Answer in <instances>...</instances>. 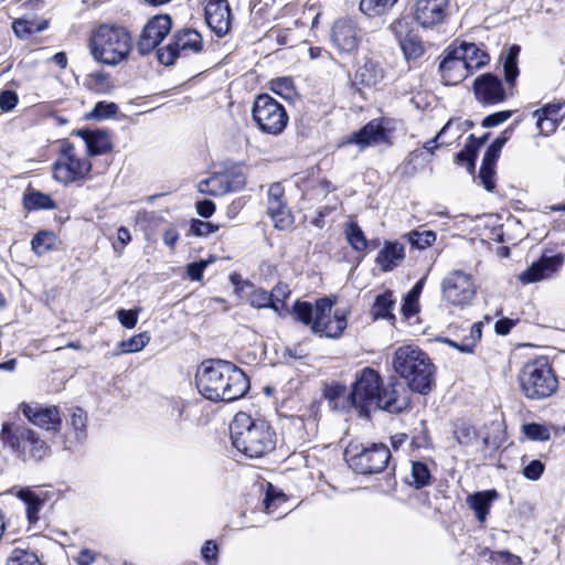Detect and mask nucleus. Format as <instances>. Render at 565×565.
I'll list each match as a JSON object with an SVG mask.
<instances>
[{"mask_svg": "<svg viewBox=\"0 0 565 565\" xmlns=\"http://www.w3.org/2000/svg\"><path fill=\"white\" fill-rule=\"evenodd\" d=\"M196 387L206 399L233 402L249 390L245 373L224 360L204 362L196 372Z\"/></svg>", "mask_w": 565, "mask_h": 565, "instance_id": "nucleus-1", "label": "nucleus"}, {"mask_svg": "<svg viewBox=\"0 0 565 565\" xmlns=\"http://www.w3.org/2000/svg\"><path fill=\"white\" fill-rule=\"evenodd\" d=\"M230 429L233 446L246 457L262 458L276 447L277 435L273 427L244 412L235 415Z\"/></svg>", "mask_w": 565, "mask_h": 565, "instance_id": "nucleus-2", "label": "nucleus"}, {"mask_svg": "<svg viewBox=\"0 0 565 565\" xmlns=\"http://www.w3.org/2000/svg\"><path fill=\"white\" fill-rule=\"evenodd\" d=\"M393 369L407 381L413 392L429 394L435 387L436 366L426 352L414 344H405L395 350Z\"/></svg>", "mask_w": 565, "mask_h": 565, "instance_id": "nucleus-3", "label": "nucleus"}, {"mask_svg": "<svg viewBox=\"0 0 565 565\" xmlns=\"http://www.w3.org/2000/svg\"><path fill=\"white\" fill-rule=\"evenodd\" d=\"M330 298H320L315 305L297 301L295 313L302 323L310 326L315 333L328 338H339L348 327V310H333Z\"/></svg>", "mask_w": 565, "mask_h": 565, "instance_id": "nucleus-4", "label": "nucleus"}, {"mask_svg": "<svg viewBox=\"0 0 565 565\" xmlns=\"http://www.w3.org/2000/svg\"><path fill=\"white\" fill-rule=\"evenodd\" d=\"M131 47V35L126 28L120 25H99L90 39L92 55L107 65H117L126 60Z\"/></svg>", "mask_w": 565, "mask_h": 565, "instance_id": "nucleus-5", "label": "nucleus"}, {"mask_svg": "<svg viewBox=\"0 0 565 565\" xmlns=\"http://www.w3.org/2000/svg\"><path fill=\"white\" fill-rule=\"evenodd\" d=\"M92 162L87 153L70 142H60L58 154L53 163V179L65 186L82 185L92 179Z\"/></svg>", "mask_w": 565, "mask_h": 565, "instance_id": "nucleus-6", "label": "nucleus"}, {"mask_svg": "<svg viewBox=\"0 0 565 565\" xmlns=\"http://www.w3.org/2000/svg\"><path fill=\"white\" fill-rule=\"evenodd\" d=\"M521 392L529 399H543L553 395L558 386L557 377L546 358L526 362L519 372Z\"/></svg>", "mask_w": 565, "mask_h": 565, "instance_id": "nucleus-7", "label": "nucleus"}, {"mask_svg": "<svg viewBox=\"0 0 565 565\" xmlns=\"http://www.w3.org/2000/svg\"><path fill=\"white\" fill-rule=\"evenodd\" d=\"M252 116L262 132L273 136L280 135L289 121L285 107L268 94L255 98Z\"/></svg>", "mask_w": 565, "mask_h": 565, "instance_id": "nucleus-8", "label": "nucleus"}, {"mask_svg": "<svg viewBox=\"0 0 565 565\" xmlns=\"http://www.w3.org/2000/svg\"><path fill=\"white\" fill-rule=\"evenodd\" d=\"M476 295L477 284L466 271L452 270L441 281L443 300L449 306L463 309L472 303Z\"/></svg>", "mask_w": 565, "mask_h": 565, "instance_id": "nucleus-9", "label": "nucleus"}, {"mask_svg": "<svg viewBox=\"0 0 565 565\" xmlns=\"http://www.w3.org/2000/svg\"><path fill=\"white\" fill-rule=\"evenodd\" d=\"M381 387L382 379L379 372L371 367H364L356 373L348 398L354 407L365 408L372 405L375 406Z\"/></svg>", "mask_w": 565, "mask_h": 565, "instance_id": "nucleus-10", "label": "nucleus"}, {"mask_svg": "<svg viewBox=\"0 0 565 565\" xmlns=\"http://www.w3.org/2000/svg\"><path fill=\"white\" fill-rule=\"evenodd\" d=\"M350 467L359 473L371 475L382 472L391 458L390 449L383 444H373L356 454L345 450Z\"/></svg>", "mask_w": 565, "mask_h": 565, "instance_id": "nucleus-11", "label": "nucleus"}, {"mask_svg": "<svg viewBox=\"0 0 565 565\" xmlns=\"http://www.w3.org/2000/svg\"><path fill=\"white\" fill-rule=\"evenodd\" d=\"M8 434L9 425L4 424L1 434L2 438L24 458L39 460L44 458L50 451L47 444L32 429L25 427L17 428L10 437H7Z\"/></svg>", "mask_w": 565, "mask_h": 565, "instance_id": "nucleus-12", "label": "nucleus"}, {"mask_svg": "<svg viewBox=\"0 0 565 565\" xmlns=\"http://www.w3.org/2000/svg\"><path fill=\"white\" fill-rule=\"evenodd\" d=\"M202 47L201 34L194 29H183L173 35L166 47L158 50V60L163 65H172L177 57L198 53Z\"/></svg>", "mask_w": 565, "mask_h": 565, "instance_id": "nucleus-13", "label": "nucleus"}, {"mask_svg": "<svg viewBox=\"0 0 565 565\" xmlns=\"http://www.w3.org/2000/svg\"><path fill=\"white\" fill-rule=\"evenodd\" d=\"M358 22L351 18L338 19L331 29V41L341 54L354 53L361 42Z\"/></svg>", "mask_w": 565, "mask_h": 565, "instance_id": "nucleus-14", "label": "nucleus"}, {"mask_svg": "<svg viewBox=\"0 0 565 565\" xmlns=\"http://www.w3.org/2000/svg\"><path fill=\"white\" fill-rule=\"evenodd\" d=\"M171 19L167 14L156 15L145 25L137 50L141 55L152 52L171 30Z\"/></svg>", "mask_w": 565, "mask_h": 565, "instance_id": "nucleus-15", "label": "nucleus"}, {"mask_svg": "<svg viewBox=\"0 0 565 565\" xmlns=\"http://www.w3.org/2000/svg\"><path fill=\"white\" fill-rule=\"evenodd\" d=\"M205 22L220 38L226 35L232 26V11L227 0H205Z\"/></svg>", "mask_w": 565, "mask_h": 565, "instance_id": "nucleus-16", "label": "nucleus"}, {"mask_svg": "<svg viewBox=\"0 0 565 565\" xmlns=\"http://www.w3.org/2000/svg\"><path fill=\"white\" fill-rule=\"evenodd\" d=\"M448 8L449 0H416L414 19L423 28H433L445 21Z\"/></svg>", "mask_w": 565, "mask_h": 565, "instance_id": "nucleus-17", "label": "nucleus"}, {"mask_svg": "<svg viewBox=\"0 0 565 565\" xmlns=\"http://www.w3.org/2000/svg\"><path fill=\"white\" fill-rule=\"evenodd\" d=\"M486 429H490L491 433L478 431L473 426L462 423L456 429V437L460 444L470 445L481 437L483 449L495 450L501 445V424L492 422L489 426H484Z\"/></svg>", "mask_w": 565, "mask_h": 565, "instance_id": "nucleus-18", "label": "nucleus"}, {"mask_svg": "<svg viewBox=\"0 0 565 565\" xmlns=\"http://www.w3.org/2000/svg\"><path fill=\"white\" fill-rule=\"evenodd\" d=\"M476 99L482 105H495L507 98L500 78L491 73L478 76L473 82Z\"/></svg>", "mask_w": 565, "mask_h": 565, "instance_id": "nucleus-19", "label": "nucleus"}, {"mask_svg": "<svg viewBox=\"0 0 565 565\" xmlns=\"http://www.w3.org/2000/svg\"><path fill=\"white\" fill-rule=\"evenodd\" d=\"M23 415L32 424L46 430H58L61 416L56 406H43L39 403H23L20 406Z\"/></svg>", "mask_w": 565, "mask_h": 565, "instance_id": "nucleus-20", "label": "nucleus"}, {"mask_svg": "<svg viewBox=\"0 0 565 565\" xmlns=\"http://www.w3.org/2000/svg\"><path fill=\"white\" fill-rule=\"evenodd\" d=\"M267 213L275 223V227L286 230L292 224V217L284 200V188L280 183H273L268 189Z\"/></svg>", "mask_w": 565, "mask_h": 565, "instance_id": "nucleus-21", "label": "nucleus"}, {"mask_svg": "<svg viewBox=\"0 0 565 565\" xmlns=\"http://www.w3.org/2000/svg\"><path fill=\"white\" fill-rule=\"evenodd\" d=\"M563 263L564 258L562 255H544L522 271L519 275V279L522 284H533L551 278L562 267Z\"/></svg>", "mask_w": 565, "mask_h": 565, "instance_id": "nucleus-22", "label": "nucleus"}, {"mask_svg": "<svg viewBox=\"0 0 565 565\" xmlns=\"http://www.w3.org/2000/svg\"><path fill=\"white\" fill-rule=\"evenodd\" d=\"M439 71L445 85H456L470 75L454 45L446 50L445 57L439 65Z\"/></svg>", "mask_w": 565, "mask_h": 565, "instance_id": "nucleus-23", "label": "nucleus"}, {"mask_svg": "<svg viewBox=\"0 0 565 565\" xmlns=\"http://www.w3.org/2000/svg\"><path fill=\"white\" fill-rule=\"evenodd\" d=\"M408 397L401 385H382L375 406L390 413H399L408 407Z\"/></svg>", "mask_w": 565, "mask_h": 565, "instance_id": "nucleus-24", "label": "nucleus"}, {"mask_svg": "<svg viewBox=\"0 0 565 565\" xmlns=\"http://www.w3.org/2000/svg\"><path fill=\"white\" fill-rule=\"evenodd\" d=\"M87 437V414L84 409L75 407L71 409L67 420L65 447L71 449L83 444Z\"/></svg>", "mask_w": 565, "mask_h": 565, "instance_id": "nucleus-25", "label": "nucleus"}, {"mask_svg": "<svg viewBox=\"0 0 565 565\" xmlns=\"http://www.w3.org/2000/svg\"><path fill=\"white\" fill-rule=\"evenodd\" d=\"M452 45L456 49L457 54L460 55L470 74L487 65L490 60L489 55L475 43L462 42L458 45Z\"/></svg>", "mask_w": 565, "mask_h": 565, "instance_id": "nucleus-26", "label": "nucleus"}, {"mask_svg": "<svg viewBox=\"0 0 565 565\" xmlns=\"http://www.w3.org/2000/svg\"><path fill=\"white\" fill-rule=\"evenodd\" d=\"M387 141V134L384 127L377 121H371L360 131L352 135L349 142L356 143L364 149L369 146L379 145Z\"/></svg>", "mask_w": 565, "mask_h": 565, "instance_id": "nucleus-27", "label": "nucleus"}, {"mask_svg": "<svg viewBox=\"0 0 565 565\" xmlns=\"http://www.w3.org/2000/svg\"><path fill=\"white\" fill-rule=\"evenodd\" d=\"M384 78V68L381 63L373 58H365L355 72V81L358 84L373 87L379 85Z\"/></svg>", "mask_w": 565, "mask_h": 565, "instance_id": "nucleus-28", "label": "nucleus"}, {"mask_svg": "<svg viewBox=\"0 0 565 565\" xmlns=\"http://www.w3.org/2000/svg\"><path fill=\"white\" fill-rule=\"evenodd\" d=\"M405 257V247L398 242H385L379 252L376 264L383 271L393 270Z\"/></svg>", "mask_w": 565, "mask_h": 565, "instance_id": "nucleus-29", "label": "nucleus"}, {"mask_svg": "<svg viewBox=\"0 0 565 565\" xmlns=\"http://www.w3.org/2000/svg\"><path fill=\"white\" fill-rule=\"evenodd\" d=\"M78 135L85 140L87 157L104 154L111 150L108 136L102 131L81 130Z\"/></svg>", "mask_w": 565, "mask_h": 565, "instance_id": "nucleus-30", "label": "nucleus"}, {"mask_svg": "<svg viewBox=\"0 0 565 565\" xmlns=\"http://www.w3.org/2000/svg\"><path fill=\"white\" fill-rule=\"evenodd\" d=\"M498 498L495 490L476 492L467 499L469 507L475 511L477 519L484 522L489 513L491 502Z\"/></svg>", "mask_w": 565, "mask_h": 565, "instance_id": "nucleus-31", "label": "nucleus"}, {"mask_svg": "<svg viewBox=\"0 0 565 565\" xmlns=\"http://www.w3.org/2000/svg\"><path fill=\"white\" fill-rule=\"evenodd\" d=\"M46 20H35L28 18L14 19L11 23L14 35L20 40H26L34 33H40L47 28Z\"/></svg>", "mask_w": 565, "mask_h": 565, "instance_id": "nucleus-32", "label": "nucleus"}, {"mask_svg": "<svg viewBox=\"0 0 565 565\" xmlns=\"http://www.w3.org/2000/svg\"><path fill=\"white\" fill-rule=\"evenodd\" d=\"M395 305L393 292L390 290L384 291L375 297L374 303L371 308V316L373 320L387 319L394 320L395 317L392 313V309Z\"/></svg>", "mask_w": 565, "mask_h": 565, "instance_id": "nucleus-33", "label": "nucleus"}, {"mask_svg": "<svg viewBox=\"0 0 565 565\" xmlns=\"http://www.w3.org/2000/svg\"><path fill=\"white\" fill-rule=\"evenodd\" d=\"M18 498H20L25 503V513L29 524H35L40 519L39 514L44 505V500H42L30 489L19 490Z\"/></svg>", "mask_w": 565, "mask_h": 565, "instance_id": "nucleus-34", "label": "nucleus"}, {"mask_svg": "<svg viewBox=\"0 0 565 565\" xmlns=\"http://www.w3.org/2000/svg\"><path fill=\"white\" fill-rule=\"evenodd\" d=\"M482 335V323L476 322L470 328V333L461 342L452 341L448 338L440 339L441 342L457 349L461 353H472L477 342Z\"/></svg>", "mask_w": 565, "mask_h": 565, "instance_id": "nucleus-35", "label": "nucleus"}, {"mask_svg": "<svg viewBox=\"0 0 565 565\" xmlns=\"http://www.w3.org/2000/svg\"><path fill=\"white\" fill-rule=\"evenodd\" d=\"M482 335V323L476 322L470 328V333L461 342L452 341L448 338L440 339L441 342L457 349L461 353H472L477 342Z\"/></svg>", "mask_w": 565, "mask_h": 565, "instance_id": "nucleus-36", "label": "nucleus"}, {"mask_svg": "<svg viewBox=\"0 0 565 565\" xmlns=\"http://www.w3.org/2000/svg\"><path fill=\"white\" fill-rule=\"evenodd\" d=\"M225 184L226 182L223 173H216L209 179L200 181L198 184V191L203 194L220 196L228 193V188H226Z\"/></svg>", "mask_w": 565, "mask_h": 565, "instance_id": "nucleus-37", "label": "nucleus"}, {"mask_svg": "<svg viewBox=\"0 0 565 565\" xmlns=\"http://www.w3.org/2000/svg\"><path fill=\"white\" fill-rule=\"evenodd\" d=\"M397 0H361L360 11L369 18L381 17L387 13Z\"/></svg>", "mask_w": 565, "mask_h": 565, "instance_id": "nucleus-38", "label": "nucleus"}, {"mask_svg": "<svg viewBox=\"0 0 565 565\" xmlns=\"http://www.w3.org/2000/svg\"><path fill=\"white\" fill-rule=\"evenodd\" d=\"M23 203L24 207L29 211L56 209V204L53 199L49 194L40 191H32L25 194Z\"/></svg>", "mask_w": 565, "mask_h": 565, "instance_id": "nucleus-39", "label": "nucleus"}, {"mask_svg": "<svg viewBox=\"0 0 565 565\" xmlns=\"http://www.w3.org/2000/svg\"><path fill=\"white\" fill-rule=\"evenodd\" d=\"M520 53L519 45H512L503 57V71L507 84L513 86L519 76L518 56Z\"/></svg>", "mask_w": 565, "mask_h": 565, "instance_id": "nucleus-40", "label": "nucleus"}, {"mask_svg": "<svg viewBox=\"0 0 565 565\" xmlns=\"http://www.w3.org/2000/svg\"><path fill=\"white\" fill-rule=\"evenodd\" d=\"M345 237L350 246L356 252H364L367 247V239L362 228L354 222L345 225Z\"/></svg>", "mask_w": 565, "mask_h": 565, "instance_id": "nucleus-41", "label": "nucleus"}, {"mask_svg": "<svg viewBox=\"0 0 565 565\" xmlns=\"http://www.w3.org/2000/svg\"><path fill=\"white\" fill-rule=\"evenodd\" d=\"M7 565H42V563L35 552L15 547L10 553Z\"/></svg>", "mask_w": 565, "mask_h": 565, "instance_id": "nucleus-42", "label": "nucleus"}, {"mask_svg": "<svg viewBox=\"0 0 565 565\" xmlns=\"http://www.w3.org/2000/svg\"><path fill=\"white\" fill-rule=\"evenodd\" d=\"M249 292L248 296V302L252 307L262 309V308H271L274 311L279 312L280 307L277 306V303L273 302V299L270 298V292L263 288H254Z\"/></svg>", "mask_w": 565, "mask_h": 565, "instance_id": "nucleus-43", "label": "nucleus"}, {"mask_svg": "<svg viewBox=\"0 0 565 565\" xmlns=\"http://www.w3.org/2000/svg\"><path fill=\"white\" fill-rule=\"evenodd\" d=\"M412 482L416 489L427 487L431 483V473L428 466L422 461L412 462Z\"/></svg>", "mask_w": 565, "mask_h": 565, "instance_id": "nucleus-44", "label": "nucleus"}, {"mask_svg": "<svg viewBox=\"0 0 565 565\" xmlns=\"http://www.w3.org/2000/svg\"><path fill=\"white\" fill-rule=\"evenodd\" d=\"M495 163L497 160H491L490 157L483 156L480 171H479V179L481 180V183L483 184V188L487 191H492L495 186L494 183V174H495Z\"/></svg>", "mask_w": 565, "mask_h": 565, "instance_id": "nucleus-45", "label": "nucleus"}, {"mask_svg": "<svg viewBox=\"0 0 565 565\" xmlns=\"http://www.w3.org/2000/svg\"><path fill=\"white\" fill-rule=\"evenodd\" d=\"M399 46L407 60L418 58L424 53L423 44L416 35H405L401 39Z\"/></svg>", "mask_w": 565, "mask_h": 565, "instance_id": "nucleus-46", "label": "nucleus"}, {"mask_svg": "<svg viewBox=\"0 0 565 565\" xmlns=\"http://www.w3.org/2000/svg\"><path fill=\"white\" fill-rule=\"evenodd\" d=\"M270 90L285 99H292L295 96V86L290 77H277L269 83Z\"/></svg>", "mask_w": 565, "mask_h": 565, "instance_id": "nucleus-47", "label": "nucleus"}, {"mask_svg": "<svg viewBox=\"0 0 565 565\" xmlns=\"http://www.w3.org/2000/svg\"><path fill=\"white\" fill-rule=\"evenodd\" d=\"M409 244L418 249L429 247L436 241L434 231H413L406 235Z\"/></svg>", "mask_w": 565, "mask_h": 565, "instance_id": "nucleus-48", "label": "nucleus"}, {"mask_svg": "<svg viewBox=\"0 0 565 565\" xmlns=\"http://www.w3.org/2000/svg\"><path fill=\"white\" fill-rule=\"evenodd\" d=\"M149 341L150 337L146 332L135 334L129 340L119 342V353L139 352L148 344Z\"/></svg>", "mask_w": 565, "mask_h": 565, "instance_id": "nucleus-49", "label": "nucleus"}, {"mask_svg": "<svg viewBox=\"0 0 565 565\" xmlns=\"http://www.w3.org/2000/svg\"><path fill=\"white\" fill-rule=\"evenodd\" d=\"M54 245V235L50 232H40L31 241L32 249L38 255H43Z\"/></svg>", "mask_w": 565, "mask_h": 565, "instance_id": "nucleus-50", "label": "nucleus"}, {"mask_svg": "<svg viewBox=\"0 0 565 565\" xmlns=\"http://www.w3.org/2000/svg\"><path fill=\"white\" fill-rule=\"evenodd\" d=\"M525 436L532 440L547 441L551 438L550 429L541 424L530 423L522 427Z\"/></svg>", "mask_w": 565, "mask_h": 565, "instance_id": "nucleus-51", "label": "nucleus"}, {"mask_svg": "<svg viewBox=\"0 0 565 565\" xmlns=\"http://www.w3.org/2000/svg\"><path fill=\"white\" fill-rule=\"evenodd\" d=\"M228 192L242 190L246 184V177L242 170H232L223 173Z\"/></svg>", "mask_w": 565, "mask_h": 565, "instance_id": "nucleus-52", "label": "nucleus"}, {"mask_svg": "<svg viewBox=\"0 0 565 565\" xmlns=\"http://www.w3.org/2000/svg\"><path fill=\"white\" fill-rule=\"evenodd\" d=\"M564 107L565 104H562L561 102L550 103L543 106L542 108L534 110L533 115L542 114L548 117L550 119H555L561 124L565 117V113L563 111Z\"/></svg>", "mask_w": 565, "mask_h": 565, "instance_id": "nucleus-53", "label": "nucleus"}, {"mask_svg": "<svg viewBox=\"0 0 565 565\" xmlns=\"http://www.w3.org/2000/svg\"><path fill=\"white\" fill-rule=\"evenodd\" d=\"M286 502L285 494L280 492H275L273 486H268V491L264 499V507L267 514H273L275 510L281 504Z\"/></svg>", "mask_w": 565, "mask_h": 565, "instance_id": "nucleus-54", "label": "nucleus"}, {"mask_svg": "<svg viewBox=\"0 0 565 565\" xmlns=\"http://www.w3.org/2000/svg\"><path fill=\"white\" fill-rule=\"evenodd\" d=\"M118 111V106L115 103L99 102L95 105L90 113V117L95 119H106Z\"/></svg>", "mask_w": 565, "mask_h": 565, "instance_id": "nucleus-55", "label": "nucleus"}, {"mask_svg": "<svg viewBox=\"0 0 565 565\" xmlns=\"http://www.w3.org/2000/svg\"><path fill=\"white\" fill-rule=\"evenodd\" d=\"M476 158V147L473 145H466V147L456 154V162L467 164L468 170H472L475 168Z\"/></svg>", "mask_w": 565, "mask_h": 565, "instance_id": "nucleus-56", "label": "nucleus"}, {"mask_svg": "<svg viewBox=\"0 0 565 565\" xmlns=\"http://www.w3.org/2000/svg\"><path fill=\"white\" fill-rule=\"evenodd\" d=\"M511 129H507L504 130L492 143L491 146L487 149L486 151V156L490 157L491 160H498L499 156H500V151L501 149L503 148V146L505 145V142L509 140L510 138V135H511Z\"/></svg>", "mask_w": 565, "mask_h": 565, "instance_id": "nucleus-57", "label": "nucleus"}, {"mask_svg": "<svg viewBox=\"0 0 565 565\" xmlns=\"http://www.w3.org/2000/svg\"><path fill=\"white\" fill-rule=\"evenodd\" d=\"M533 116L537 118L536 126L542 136L552 135L559 126L558 121H556L555 119H550L548 117H546L542 114H537V115H533Z\"/></svg>", "mask_w": 565, "mask_h": 565, "instance_id": "nucleus-58", "label": "nucleus"}, {"mask_svg": "<svg viewBox=\"0 0 565 565\" xmlns=\"http://www.w3.org/2000/svg\"><path fill=\"white\" fill-rule=\"evenodd\" d=\"M494 565H520L521 558L507 551H498L491 554Z\"/></svg>", "mask_w": 565, "mask_h": 565, "instance_id": "nucleus-59", "label": "nucleus"}, {"mask_svg": "<svg viewBox=\"0 0 565 565\" xmlns=\"http://www.w3.org/2000/svg\"><path fill=\"white\" fill-rule=\"evenodd\" d=\"M218 230V226L210 222L193 220L191 223V233L195 236H207Z\"/></svg>", "mask_w": 565, "mask_h": 565, "instance_id": "nucleus-60", "label": "nucleus"}, {"mask_svg": "<svg viewBox=\"0 0 565 565\" xmlns=\"http://www.w3.org/2000/svg\"><path fill=\"white\" fill-rule=\"evenodd\" d=\"M544 469V463L541 460L534 459L523 468V476L529 480L535 481L541 478Z\"/></svg>", "mask_w": 565, "mask_h": 565, "instance_id": "nucleus-61", "label": "nucleus"}, {"mask_svg": "<svg viewBox=\"0 0 565 565\" xmlns=\"http://www.w3.org/2000/svg\"><path fill=\"white\" fill-rule=\"evenodd\" d=\"M19 97L14 90L7 89L0 94V109L2 111H11L18 104Z\"/></svg>", "mask_w": 565, "mask_h": 565, "instance_id": "nucleus-62", "label": "nucleus"}, {"mask_svg": "<svg viewBox=\"0 0 565 565\" xmlns=\"http://www.w3.org/2000/svg\"><path fill=\"white\" fill-rule=\"evenodd\" d=\"M290 295V288L288 285L279 282L277 284L273 290L270 291V298L273 299L274 303H277V306H282L285 299H287Z\"/></svg>", "mask_w": 565, "mask_h": 565, "instance_id": "nucleus-63", "label": "nucleus"}, {"mask_svg": "<svg viewBox=\"0 0 565 565\" xmlns=\"http://www.w3.org/2000/svg\"><path fill=\"white\" fill-rule=\"evenodd\" d=\"M97 558V553L89 548H83L74 557L76 565H92Z\"/></svg>", "mask_w": 565, "mask_h": 565, "instance_id": "nucleus-64", "label": "nucleus"}]
</instances>
